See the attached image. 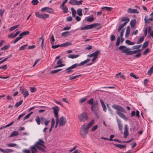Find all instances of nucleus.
<instances>
[{"label":"nucleus","instance_id":"1","mask_svg":"<svg viewBox=\"0 0 153 153\" xmlns=\"http://www.w3.org/2000/svg\"><path fill=\"white\" fill-rule=\"evenodd\" d=\"M44 142L41 139H39L35 145L31 147L30 149L31 150L32 153H36L37 152V148L39 150L42 152H45V149L41 146L45 148L46 147L44 145Z\"/></svg>","mask_w":153,"mask_h":153},{"label":"nucleus","instance_id":"2","mask_svg":"<svg viewBox=\"0 0 153 153\" xmlns=\"http://www.w3.org/2000/svg\"><path fill=\"white\" fill-rule=\"evenodd\" d=\"M95 120L92 119L87 125L84 124L80 128V134L83 137H85L88 133V129L94 124Z\"/></svg>","mask_w":153,"mask_h":153},{"label":"nucleus","instance_id":"3","mask_svg":"<svg viewBox=\"0 0 153 153\" xmlns=\"http://www.w3.org/2000/svg\"><path fill=\"white\" fill-rule=\"evenodd\" d=\"M112 107L117 110L116 112L117 114L120 117L126 121L127 120V119L126 116L121 112L126 113L125 110L122 107L115 104L113 105H112Z\"/></svg>","mask_w":153,"mask_h":153},{"label":"nucleus","instance_id":"4","mask_svg":"<svg viewBox=\"0 0 153 153\" xmlns=\"http://www.w3.org/2000/svg\"><path fill=\"white\" fill-rule=\"evenodd\" d=\"M140 51L139 49L134 51H130V49L129 48H126L122 50V53H125L127 55H130L134 54Z\"/></svg>","mask_w":153,"mask_h":153},{"label":"nucleus","instance_id":"5","mask_svg":"<svg viewBox=\"0 0 153 153\" xmlns=\"http://www.w3.org/2000/svg\"><path fill=\"white\" fill-rule=\"evenodd\" d=\"M78 119L81 122H84L87 120L88 117L85 112H83L79 114L78 116Z\"/></svg>","mask_w":153,"mask_h":153},{"label":"nucleus","instance_id":"6","mask_svg":"<svg viewBox=\"0 0 153 153\" xmlns=\"http://www.w3.org/2000/svg\"><path fill=\"white\" fill-rule=\"evenodd\" d=\"M100 52L99 50H97L91 54L88 55L87 56L90 58L93 56V58L91 60L92 62H93L97 58L98 55L100 53Z\"/></svg>","mask_w":153,"mask_h":153},{"label":"nucleus","instance_id":"7","mask_svg":"<svg viewBox=\"0 0 153 153\" xmlns=\"http://www.w3.org/2000/svg\"><path fill=\"white\" fill-rule=\"evenodd\" d=\"M35 14L37 17L44 19L49 17V15L45 13H40L39 12H36Z\"/></svg>","mask_w":153,"mask_h":153},{"label":"nucleus","instance_id":"8","mask_svg":"<svg viewBox=\"0 0 153 153\" xmlns=\"http://www.w3.org/2000/svg\"><path fill=\"white\" fill-rule=\"evenodd\" d=\"M100 25V24L96 23L92 24L90 25H87V30L91 29L93 28H96L98 30L100 29L101 28V27L100 26H99L98 27H97L98 25Z\"/></svg>","mask_w":153,"mask_h":153},{"label":"nucleus","instance_id":"9","mask_svg":"<svg viewBox=\"0 0 153 153\" xmlns=\"http://www.w3.org/2000/svg\"><path fill=\"white\" fill-rule=\"evenodd\" d=\"M40 11L44 13H52L54 12V10L51 8L49 7H45L42 8L40 10Z\"/></svg>","mask_w":153,"mask_h":153},{"label":"nucleus","instance_id":"10","mask_svg":"<svg viewBox=\"0 0 153 153\" xmlns=\"http://www.w3.org/2000/svg\"><path fill=\"white\" fill-rule=\"evenodd\" d=\"M83 1L82 0L78 1L77 0H70L69 3L73 5H80L82 4Z\"/></svg>","mask_w":153,"mask_h":153},{"label":"nucleus","instance_id":"11","mask_svg":"<svg viewBox=\"0 0 153 153\" xmlns=\"http://www.w3.org/2000/svg\"><path fill=\"white\" fill-rule=\"evenodd\" d=\"M67 121L66 118L63 116L61 117L59 120V125L60 126H63L66 123Z\"/></svg>","mask_w":153,"mask_h":153},{"label":"nucleus","instance_id":"12","mask_svg":"<svg viewBox=\"0 0 153 153\" xmlns=\"http://www.w3.org/2000/svg\"><path fill=\"white\" fill-rule=\"evenodd\" d=\"M52 109L53 110V114L55 118H59L58 113L59 111V109L57 106L53 107Z\"/></svg>","mask_w":153,"mask_h":153},{"label":"nucleus","instance_id":"13","mask_svg":"<svg viewBox=\"0 0 153 153\" xmlns=\"http://www.w3.org/2000/svg\"><path fill=\"white\" fill-rule=\"evenodd\" d=\"M21 92L25 98L27 97L29 95L28 91L25 89L22 88L21 90Z\"/></svg>","mask_w":153,"mask_h":153},{"label":"nucleus","instance_id":"14","mask_svg":"<svg viewBox=\"0 0 153 153\" xmlns=\"http://www.w3.org/2000/svg\"><path fill=\"white\" fill-rule=\"evenodd\" d=\"M94 18L93 15H91L90 16L85 17L84 20H86L88 22H91L94 20Z\"/></svg>","mask_w":153,"mask_h":153},{"label":"nucleus","instance_id":"15","mask_svg":"<svg viewBox=\"0 0 153 153\" xmlns=\"http://www.w3.org/2000/svg\"><path fill=\"white\" fill-rule=\"evenodd\" d=\"M127 12L129 13H139V12L136 9H132L131 8H129L127 10Z\"/></svg>","mask_w":153,"mask_h":153},{"label":"nucleus","instance_id":"16","mask_svg":"<svg viewBox=\"0 0 153 153\" xmlns=\"http://www.w3.org/2000/svg\"><path fill=\"white\" fill-rule=\"evenodd\" d=\"M0 151L3 153H9L13 152V150L11 149H3L1 148H0Z\"/></svg>","mask_w":153,"mask_h":153},{"label":"nucleus","instance_id":"17","mask_svg":"<svg viewBox=\"0 0 153 153\" xmlns=\"http://www.w3.org/2000/svg\"><path fill=\"white\" fill-rule=\"evenodd\" d=\"M124 134V137L125 138H126L127 137L128 135V129L127 127V125H126L125 127Z\"/></svg>","mask_w":153,"mask_h":153},{"label":"nucleus","instance_id":"18","mask_svg":"<svg viewBox=\"0 0 153 153\" xmlns=\"http://www.w3.org/2000/svg\"><path fill=\"white\" fill-rule=\"evenodd\" d=\"M62 62L61 59H59V60L57 62V64L58 65L56 66L55 67V68L62 67L64 66V64H62Z\"/></svg>","mask_w":153,"mask_h":153},{"label":"nucleus","instance_id":"19","mask_svg":"<svg viewBox=\"0 0 153 153\" xmlns=\"http://www.w3.org/2000/svg\"><path fill=\"white\" fill-rule=\"evenodd\" d=\"M131 29L130 27L129 26H128L126 28V34H125V37L127 38L129 35V33H130Z\"/></svg>","mask_w":153,"mask_h":153},{"label":"nucleus","instance_id":"20","mask_svg":"<svg viewBox=\"0 0 153 153\" xmlns=\"http://www.w3.org/2000/svg\"><path fill=\"white\" fill-rule=\"evenodd\" d=\"M97 102H96L94 104L91 105V110L92 111H95L96 110V107L97 106Z\"/></svg>","mask_w":153,"mask_h":153},{"label":"nucleus","instance_id":"21","mask_svg":"<svg viewBox=\"0 0 153 153\" xmlns=\"http://www.w3.org/2000/svg\"><path fill=\"white\" fill-rule=\"evenodd\" d=\"M100 101L103 108V111H104L105 112L106 111L107 109L105 105V104L103 101L101 99L100 100Z\"/></svg>","mask_w":153,"mask_h":153},{"label":"nucleus","instance_id":"22","mask_svg":"<svg viewBox=\"0 0 153 153\" xmlns=\"http://www.w3.org/2000/svg\"><path fill=\"white\" fill-rule=\"evenodd\" d=\"M71 44V43L70 42H67L64 43L60 45V47H65L68 45H70Z\"/></svg>","mask_w":153,"mask_h":153},{"label":"nucleus","instance_id":"23","mask_svg":"<svg viewBox=\"0 0 153 153\" xmlns=\"http://www.w3.org/2000/svg\"><path fill=\"white\" fill-rule=\"evenodd\" d=\"M51 127L49 130V132H50L51 131L52 128L53 127V126H54V125H55V120L53 118H52L51 119Z\"/></svg>","mask_w":153,"mask_h":153},{"label":"nucleus","instance_id":"24","mask_svg":"<svg viewBox=\"0 0 153 153\" xmlns=\"http://www.w3.org/2000/svg\"><path fill=\"white\" fill-rule=\"evenodd\" d=\"M60 8L63 11L64 13H66L68 12V8L66 6H60Z\"/></svg>","mask_w":153,"mask_h":153},{"label":"nucleus","instance_id":"25","mask_svg":"<svg viewBox=\"0 0 153 153\" xmlns=\"http://www.w3.org/2000/svg\"><path fill=\"white\" fill-rule=\"evenodd\" d=\"M117 124L118 125V126L119 127V128L120 131H122V124L121 123V122L118 119H117Z\"/></svg>","mask_w":153,"mask_h":153},{"label":"nucleus","instance_id":"26","mask_svg":"<svg viewBox=\"0 0 153 153\" xmlns=\"http://www.w3.org/2000/svg\"><path fill=\"white\" fill-rule=\"evenodd\" d=\"M121 21H125L123 23L126 24L129 21V19L126 17H123L121 19Z\"/></svg>","mask_w":153,"mask_h":153},{"label":"nucleus","instance_id":"27","mask_svg":"<svg viewBox=\"0 0 153 153\" xmlns=\"http://www.w3.org/2000/svg\"><path fill=\"white\" fill-rule=\"evenodd\" d=\"M90 60V59H87L84 61H82V62H80V63L78 64L79 66H82L85 64L86 63H88Z\"/></svg>","mask_w":153,"mask_h":153},{"label":"nucleus","instance_id":"28","mask_svg":"<svg viewBox=\"0 0 153 153\" xmlns=\"http://www.w3.org/2000/svg\"><path fill=\"white\" fill-rule=\"evenodd\" d=\"M79 56V55L70 54L68 56V57L69 58L74 59L76 58Z\"/></svg>","mask_w":153,"mask_h":153},{"label":"nucleus","instance_id":"29","mask_svg":"<svg viewBox=\"0 0 153 153\" xmlns=\"http://www.w3.org/2000/svg\"><path fill=\"white\" fill-rule=\"evenodd\" d=\"M7 146L9 147H15L16 148H19V146L17 144L14 143H10L7 144Z\"/></svg>","mask_w":153,"mask_h":153},{"label":"nucleus","instance_id":"30","mask_svg":"<svg viewBox=\"0 0 153 153\" xmlns=\"http://www.w3.org/2000/svg\"><path fill=\"white\" fill-rule=\"evenodd\" d=\"M19 134V133L17 131H14L9 136V137H13L16 136Z\"/></svg>","mask_w":153,"mask_h":153},{"label":"nucleus","instance_id":"31","mask_svg":"<svg viewBox=\"0 0 153 153\" xmlns=\"http://www.w3.org/2000/svg\"><path fill=\"white\" fill-rule=\"evenodd\" d=\"M35 121L38 125H40L41 123V118L38 116H37L35 119Z\"/></svg>","mask_w":153,"mask_h":153},{"label":"nucleus","instance_id":"32","mask_svg":"<svg viewBox=\"0 0 153 153\" xmlns=\"http://www.w3.org/2000/svg\"><path fill=\"white\" fill-rule=\"evenodd\" d=\"M144 39V36H141L138 38L137 44H140L143 41Z\"/></svg>","mask_w":153,"mask_h":153},{"label":"nucleus","instance_id":"33","mask_svg":"<svg viewBox=\"0 0 153 153\" xmlns=\"http://www.w3.org/2000/svg\"><path fill=\"white\" fill-rule=\"evenodd\" d=\"M78 66H79V64L78 63H76V64H75L72 65L71 66L69 67H68L67 69H70V68L73 69L75 68Z\"/></svg>","mask_w":153,"mask_h":153},{"label":"nucleus","instance_id":"34","mask_svg":"<svg viewBox=\"0 0 153 153\" xmlns=\"http://www.w3.org/2000/svg\"><path fill=\"white\" fill-rule=\"evenodd\" d=\"M13 123H14V121H13L6 125L5 126H3L1 127H0V130L2 129L3 128H6L8 127L9 126H11Z\"/></svg>","mask_w":153,"mask_h":153},{"label":"nucleus","instance_id":"35","mask_svg":"<svg viewBox=\"0 0 153 153\" xmlns=\"http://www.w3.org/2000/svg\"><path fill=\"white\" fill-rule=\"evenodd\" d=\"M146 16H145L144 19L145 22L146 23H149L150 21H152L153 20V19L151 17L150 18L148 19H146Z\"/></svg>","mask_w":153,"mask_h":153},{"label":"nucleus","instance_id":"36","mask_svg":"<svg viewBox=\"0 0 153 153\" xmlns=\"http://www.w3.org/2000/svg\"><path fill=\"white\" fill-rule=\"evenodd\" d=\"M136 24V21L134 20H131L130 22V24L131 27H134Z\"/></svg>","mask_w":153,"mask_h":153},{"label":"nucleus","instance_id":"37","mask_svg":"<svg viewBox=\"0 0 153 153\" xmlns=\"http://www.w3.org/2000/svg\"><path fill=\"white\" fill-rule=\"evenodd\" d=\"M126 25V24H125V23H123L122 24L120 25L118 28V32L120 31L121 29Z\"/></svg>","mask_w":153,"mask_h":153},{"label":"nucleus","instance_id":"38","mask_svg":"<svg viewBox=\"0 0 153 153\" xmlns=\"http://www.w3.org/2000/svg\"><path fill=\"white\" fill-rule=\"evenodd\" d=\"M125 42L126 43L129 45H133L135 44V42H131L128 40H127Z\"/></svg>","mask_w":153,"mask_h":153},{"label":"nucleus","instance_id":"39","mask_svg":"<svg viewBox=\"0 0 153 153\" xmlns=\"http://www.w3.org/2000/svg\"><path fill=\"white\" fill-rule=\"evenodd\" d=\"M102 9H105L107 11H111L112 9V8L111 7H101Z\"/></svg>","mask_w":153,"mask_h":153},{"label":"nucleus","instance_id":"40","mask_svg":"<svg viewBox=\"0 0 153 153\" xmlns=\"http://www.w3.org/2000/svg\"><path fill=\"white\" fill-rule=\"evenodd\" d=\"M29 33V32L28 31H25L22 32L19 35L20 36H21V37H23V36L24 35H28Z\"/></svg>","mask_w":153,"mask_h":153},{"label":"nucleus","instance_id":"41","mask_svg":"<svg viewBox=\"0 0 153 153\" xmlns=\"http://www.w3.org/2000/svg\"><path fill=\"white\" fill-rule=\"evenodd\" d=\"M151 27L149 26L148 29V33L149 34V36L153 38V31H150Z\"/></svg>","mask_w":153,"mask_h":153},{"label":"nucleus","instance_id":"42","mask_svg":"<svg viewBox=\"0 0 153 153\" xmlns=\"http://www.w3.org/2000/svg\"><path fill=\"white\" fill-rule=\"evenodd\" d=\"M77 13L79 16H82V9L81 8L78 9L77 10Z\"/></svg>","mask_w":153,"mask_h":153},{"label":"nucleus","instance_id":"43","mask_svg":"<svg viewBox=\"0 0 153 153\" xmlns=\"http://www.w3.org/2000/svg\"><path fill=\"white\" fill-rule=\"evenodd\" d=\"M19 26V25H17L15 26H14L9 29V30L10 31H11L15 29L18 27Z\"/></svg>","mask_w":153,"mask_h":153},{"label":"nucleus","instance_id":"44","mask_svg":"<svg viewBox=\"0 0 153 153\" xmlns=\"http://www.w3.org/2000/svg\"><path fill=\"white\" fill-rule=\"evenodd\" d=\"M23 100H20L19 102H17L14 105L16 107H17L20 105L22 103Z\"/></svg>","mask_w":153,"mask_h":153},{"label":"nucleus","instance_id":"45","mask_svg":"<svg viewBox=\"0 0 153 153\" xmlns=\"http://www.w3.org/2000/svg\"><path fill=\"white\" fill-rule=\"evenodd\" d=\"M153 72V65L149 69L148 71V74L149 75H151Z\"/></svg>","mask_w":153,"mask_h":153},{"label":"nucleus","instance_id":"46","mask_svg":"<svg viewBox=\"0 0 153 153\" xmlns=\"http://www.w3.org/2000/svg\"><path fill=\"white\" fill-rule=\"evenodd\" d=\"M27 46V44H26L22 46L19 49V51H21L24 50L26 48V47Z\"/></svg>","mask_w":153,"mask_h":153},{"label":"nucleus","instance_id":"47","mask_svg":"<svg viewBox=\"0 0 153 153\" xmlns=\"http://www.w3.org/2000/svg\"><path fill=\"white\" fill-rule=\"evenodd\" d=\"M115 145L120 149H123L126 146L125 145L116 144Z\"/></svg>","mask_w":153,"mask_h":153},{"label":"nucleus","instance_id":"48","mask_svg":"<svg viewBox=\"0 0 153 153\" xmlns=\"http://www.w3.org/2000/svg\"><path fill=\"white\" fill-rule=\"evenodd\" d=\"M149 44V42L148 41H146L144 42L142 48H146L148 46Z\"/></svg>","mask_w":153,"mask_h":153},{"label":"nucleus","instance_id":"49","mask_svg":"<svg viewBox=\"0 0 153 153\" xmlns=\"http://www.w3.org/2000/svg\"><path fill=\"white\" fill-rule=\"evenodd\" d=\"M71 10L72 13V15L73 17H74L76 14V11L73 7L71 8Z\"/></svg>","mask_w":153,"mask_h":153},{"label":"nucleus","instance_id":"50","mask_svg":"<svg viewBox=\"0 0 153 153\" xmlns=\"http://www.w3.org/2000/svg\"><path fill=\"white\" fill-rule=\"evenodd\" d=\"M22 38V37H21L20 36V35H19L18 37H17L14 40L13 43H16V42H17L20 39Z\"/></svg>","mask_w":153,"mask_h":153},{"label":"nucleus","instance_id":"51","mask_svg":"<svg viewBox=\"0 0 153 153\" xmlns=\"http://www.w3.org/2000/svg\"><path fill=\"white\" fill-rule=\"evenodd\" d=\"M69 31H65L62 33L61 35L63 36H66L68 34H69Z\"/></svg>","mask_w":153,"mask_h":153},{"label":"nucleus","instance_id":"52","mask_svg":"<svg viewBox=\"0 0 153 153\" xmlns=\"http://www.w3.org/2000/svg\"><path fill=\"white\" fill-rule=\"evenodd\" d=\"M141 46V45H135L132 47V48L133 49H138L140 48Z\"/></svg>","mask_w":153,"mask_h":153},{"label":"nucleus","instance_id":"53","mask_svg":"<svg viewBox=\"0 0 153 153\" xmlns=\"http://www.w3.org/2000/svg\"><path fill=\"white\" fill-rule=\"evenodd\" d=\"M9 45H5L4 46L1 48V50H6L7 49L10 47Z\"/></svg>","mask_w":153,"mask_h":153},{"label":"nucleus","instance_id":"54","mask_svg":"<svg viewBox=\"0 0 153 153\" xmlns=\"http://www.w3.org/2000/svg\"><path fill=\"white\" fill-rule=\"evenodd\" d=\"M31 2L33 5H36L39 3V1L38 0H33L31 1Z\"/></svg>","mask_w":153,"mask_h":153},{"label":"nucleus","instance_id":"55","mask_svg":"<svg viewBox=\"0 0 153 153\" xmlns=\"http://www.w3.org/2000/svg\"><path fill=\"white\" fill-rule=\"evenodd\" d=\"M81 75H76V76H69L70 77L69 79L71 80H72V79H75L76 78L79 76H80Z\"/></svg>","mask_w":153,"mask_h":153},{"label":"nucleus","instance_id":"56","mask_svg":"<svg viewBox=\"0 0 153 153\" xmlns=\"http://www.w3.org/2000/svg\"><path fill=\"white\" fill-rule=\"evenodd\" d=\"M86 99H87L86 97H84L83 98H81L79 100V103H81L83 102H84L86 100Z\"/></svg>","mask_w":153,"mask_h":153},{"label":"nucleus","instance_id":"57","mask_svg":"<svg viewBox=\"0 0 153 153\" xmlns=\"http://www.w3.org/2000/svg\"><path fill=\"white\" fill-rule=\"evenodd\" d=\"M55 41V39L53 35H52L51 37V43L52 45L54 44V42Z\"/></svg>","mask_w":153,"mask_h":153},{"label":"nucleus","instance_id":"58","mask_svg":"<svg viewBox=\"0 0 153 153\" xmlns=\"http://www.w3.org/2000/svg\"><path fill=\"white\" fill-rule=\"evenodd\" d=\"M68 69V68H67L65 69V70L67 71V73L69 74V73H71L73 72V71L72 70V69H70V68L68 69Z\"/></svg>","mask_w":153,"mask_h":153},{"label":"nucleus","instance_id":"59","mask_svg":"<svg viewBox=\"0 0 153 153\" xmlns=\"http://www.w3.org/2000/svg\"><path fill=\"white\" fill-rule=\"evenodd\" d=\"M59 47H60V45H53L51 46V48L53 49H56L58 48Z\"/></svg>","mask_w":153,"mask_h":153},{"label":"nucleus","instance_id":"60","mask_svg":"<svg viewBox=\"0 0 153 153\" xmlns=\"http://www.w3.org/2000/svg\"><path fill=\"white\" fill-rule=\"evenodd\" d=\"M98 127V126L97 125L94 126L91 129V131H94L97 129Z\"/></svg>","mask_w":153,"mask_h":153},{"label":"nucleus","instance_id":"61","mask_svg":"<svg viewBox=\"0 0 153 153\" xmlns=\"http://www.w3.org/2000/svg\"><path fill=\"white\" fill-rule=\"evenodd\" d=\"M46 120V119L44 117H41V123L42 124H43L44 123L45 121Z\"/></svg>","mask_w":153,"mask_h":153},{"label":"nucleus","instance_id":"62","mask_svg":"<svg viewBox=\"0 0 153 153\" xmlns=\"http://www.w3.org/2000/svg\"><path fill=\"white\" fill-rule=\"evenodd\" d=\"M120 38L119 37H118L117 40L116 45V46H118L120 44Z\"/></svg>","mask_w":153,"mask_h":153},{"label":"nucleus","instance_id":"63","mask_svg":"<svg viewBox=\"0 0 153 153\" xmlns=\"http://www.w3.org/2000/svg\"><path fill=\"white\" fill-rule=\"evenodd\" d=\"M94 99L93 98H91L88 102V103L90 105H92L93 104Z\"/></svg>","mask_w":153,"mask_h":153},{"label":"nucleus","instance_id":"64","mask_svg":"<svg viewBox=\"0 0 153 153\" xmlns=\"http://www.w3.org/2000/svg\"><path fill=\"white\" fill-rule=\"evenodd\" d=\"M22 151L25 153H31L30 151L28 149H24Z\"/></svg>","mask_w":153,"mask_h":153}]
</instances>
